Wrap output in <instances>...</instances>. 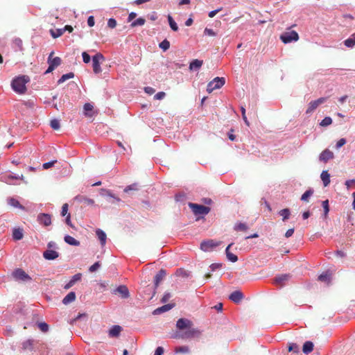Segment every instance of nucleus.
Segmentation results:
<instances>
[{
  "label": "nucleus",
  "instance_id": "nucleus-40",
  "mask_svg": "<svg viewBox=\"0 0 355 355\" xmlns=\"http://www.w3.org/2000/svg\"><path fill=\"white\" fill-rule=\"evenodd\" d=\"M138 190H139V186H138V184H137V183H134V184H130V185L127 186V187L124 189L123 191H124L125 193H129L130 191H138Z\"/></svg>",
  "mask_w": 355,
  "mask_h": 355
},
{
  "label": "nucleus",
  "instance_id": "nucleus-59",
  "mask_svg": "<svg viewBox=\"0 0 355 355\" xmlns=\"http://www.w3.org/2000/svg\"><path fill=\"white\" fill-rule=\"evenodd\" d=\"M222 266H223L222 263H212L209 267H210L211 271H215L217 269L221 268Z\"/></svg>",
  "mask_w": 355,
  "mask_h": 355
},
{
  "label": "nucleus",
  "instance_id": "nucleus-6",
  "mask_svg": "<svg viewBox=\"0 0 355 355\" xmlns=\"http://www.w3.org/2000/svg\"><path fill=\"white\" fill-rule=\"evenodd\" d=\"M201 335V331L193 327L188 328L184 332L182 333L180 335H176L175 338H198Z\"/></svg>",
  "mask_w": 355,
  "mask_h": 355
},
{
  "label": "nucleus",
  "instance_id": "nucleus-63",
  "mask_svg": "<svg viewBox=\"0 0 355 355\" xmlns=\"http://www.w3.org/2000/svg\"><path fill=\"white\" fill-rule=\"evenodd\" d=\"M94 18L93 16H89L87 19V24L89 27H92L94 25Z\"/></svg>",
  "mask_w": 355,
  "mask_h": 355
},
{
  "label": "nucleus",
  "instance_id": "nucleus-51",
  "mask_svg": "<svg viewBox=\"0 0 355 355\" xmlns=\"http://www.w3.org/2000/svg\"><path fill=\"white\" fill-rule=\"evenodd\" d=\"M100 266H101L100 262L97 261L89 267V270L91 272H94L96 271L100 268Z\"/></svg>",
  "mask_w": 355,
  "mask_h": 355
},
{
  "label": "nucleus",
  "instance_id": "nucleus-44",
  "mask_svg": "<svg viewBox=\"0 0 355 355\" xmlns=\"http://www.w3.org/2000/svg\"><path fill=\"white\" fill-rule=\"evenodd\" d=\"M145 22H146L145 19L140 17V18H138L137 20L132 21L130 26L132 27H135L137 26H143V25H144Z\"/></svg>",
  "mask_w": 355,
  "mask_h": 355
},
{
  "label": "nucleus",
  "instance_id": "nucleus-58",
  "mask_svg": "<svg viewBox=\"0 0 355 355\" xmlns=\"http://www.w3.org/2000/svg\"><path fill=\"white\" fill-rule=\"evenodd\" d=\"M68 208H69V205L67 203L63 204V205L62 207V211H61V215L62 216H64L67 214Z\"/></svg>",
  "mask_w": 355,
  "mask_h": 355
},
{
  "label": "nucleus",
  "instance_id": "nucleus-37",
  "mask_svg": "<svg viewBox=\"0 0 355 355\" xmlns=\"http://www.w3.org/2000/svg\"><path fill=\"white\" fill-rule=\"evenodd\" d=\"M234 229L236 231L246 232L248 230V227L245 223H239L235 225Z\"/></svg>",
  "mask_w": 355,
  "mask_h": 355
},
{
  "label": "nucleus",
  "instance_id": "nucleus-39",
  "mask_svg": "<svg viewBox=\"0 0 355 355\" xmlns=\"http://www.w3.org/2000/svg\"><path fill=\"white\" fill-rule=\"evenodd\" d=\"M321 205L323 209V214L324 217H326L329 211V200H325L324 201H322Z\"/></svg>",
  "mask_w": 355,
  "mask_h": 355
},
{
  "label": "nucleus",
  "instance_id": "nucleus-7",
  "mask_svg": "<svg viewBox=\"0 0 355 355\" xmlns=\"http://www.w3.org/2000/svg\"><path fill=\"white\" fill-rule=\"evenodd\" d=\"M299 39V36L297 32L295 31H288L283 33L280 35V40L284 43H290L293 41H297Z\"/></svg>",
  "mask_w": 355,
  "mask_h": 355
},
{
  "label": "nucleus",
  "instance_id": "nucleus-33",
  "mask_svg": "<svg viewBox=\"0 0 355 355\" xmlns=\"http://www.w3.org/2000/svg\"><path fill=\"white\" fill-rule=\"evenodd\" d=\"M64 29H63V28H58L55 30L51 29L50 30V33L53 38H58V37H60L61 35H62L64 34Z\"/></svg>",
  "mask_w": 355,
  "mask_h": 355
},
{
  "label": "nucleus",
  "instance_id": "nucleus-22",
  "mask_svg": "<svg viewBox=\"0 0 355 355\" xmlns=\"http://www.w3.org/2000/svg\"><path fill=\"white\" fill-rule=\"evenodd\" d=\"M96 234L100 241L101 245L103 247L106 243L107 235L101 229H97L96 230Z\"/></svg>",
  "mask_w": 355,
  "mask_h": 355
},
{
  "label": "nucleus",
  "instance_id": "nucleus-12",
  "mask_svg": "<svg viewBox=\"0 0 355 355\" xmlns=\"http://www.w3.org/2000/svg\"><path fill=\"white\" fill-rule=\"evenodd\" d=\"M114 293L120 294L121 297L123 299H126L130 296L128 288L125 285H121L118 286L114 291Z\"/></svg>",
  "mask_w": 355,
  "mask_h": 355
},
{
  "label": "nucleus",
  "instance_id": "nucleus-25",
  "mask_svg": "<svg viewBox=\"0 0 355 355\" xmlns=\"http://www.w3.org/2000/svg\"><path fill=\"white\" fill-rule=\"evenodd\" d=\"M76 300V293L73 291L69 293L62 300V303L65 305L73 302Z\"/></svg>",
  "mask_w": 355,
  "mask_h": 355
},
{
  "label": "nucleus",
  "instance_id": "nucleus-42",
  "mask_svg": "<svg viewBox=\"0 0 355 355\" xmlns=\"http://www.w3.org/2000/svg\"><path fill=\"white\" fill-rule=\"evenodd\" d=\"M159 48H161L164 51H167L170 47V42L166 40H164L159 44Z\"/></svg>",
  "mask_w": 355,
  "mask_h": 355
},
{
  "label": "nucleus",
  "instance_id": "nucleus-26",
  "mask_svg": "<svg viewBox=\"0 0 355 355\" xmlns=\"http://www.w3.org/2000/svg\"><path fill=\"white\" fill-rule=\"evenodd\" d=\"M22 180L24 183H27V181L24 180V176L23 175H12V174H10V175H8L6 176V182L8 184H11L12 183V180Z\"/></svg>",
  "mask_w": 355,
  "mask_h": 355
},
{
  "label": "nucleus",
  "instance_id": "nucleus-36",
  "mask_svg": "<svg viewBox=\"0 0 355 355\" xmlns=\"http://www.w3.org/2000/svg\"><path fill=\"white\" fill-rule=\"evenodd\" d=\"M74 77V73L73 72H69L66 74H64L61 76V78L58 80V84H61L66 81L67 80H69L70 78H73Z\"/></svg>",
  "mask_w": 355,
  "mask_h": 355
},
{
  "label": "nucleus",
  "instance_id": "nucleus-17",
  "mask_svg": "<svg viewBox=\"0 0 355 355\" xmlns=\"http://www.w3.org/2000/svg\"><path fill=\"white\" fill-rule=\"evenodd\" d=\"M166 275V272L164 269H161L159 272L155 276V288H157L159 286L160 282L163 280V279Z\"/></svg>",
  "mask_w": 355,
  "mask_h": 355
},
{
  "label": "nucleus",
  "instance_id": "nucleus-15",
  "mask_svg": "<svg viewBox=\"0 0 355 355\" xmlns=\"http://www.w3.org/2000/svg\"><path fill=\"white\" fill-rule=\"evenodd\" d=\"M122 331V327L119 325H114L109 330L108 335L111 338H117Z\"/></svg>",
  "mask_w": 355,
  "mask_h": 355
},
{
  "label": "nucleus",
  "instance_id": "nucleus-8",
  "mask_svg": "<svg viewBox=\"0 0 355 355\" xmlns=\"http://www.w3.org/2000/svg\"><path fill=\"white\" fill-rule=\"evenodd\" d=\"M220 243L221 241H217L213 239L203 241L200 244V249L204 252H210Z\"/></svg>",
  "mask_w": 355,
  "mask_h": 355
},
{
  "label": "nucleus",
  "instance_id": "nucleus-47",
  "mask_svg": "<svg viewBox=\"0 0 355 355\" xmlns=\"http://www.w3.org/2000/svg\"><path fill=\"white\" fill-rule=\"evenodd\" d=\"M332 123V119L329 116H326L324 119L322 120L320 125L323 127H326L327 125H331Z\"/></svg>",
  "mask_w": 355,
  "mask_h": 355
},
{
  "label": "nucleus",
  "instance_id": "nucleus-24",
  "mask_svg": "<svg viewBox=\"0 0 355 355\" xmlns=\"http://www.w3.org/2000/svg\"><path fill=\"white\" fill-rule=\"evenodd\" d=\"M33 340L28 339L21 343V348L24 351H33Z\"/></svg>",
  "mask_w": 355,
  "mask_h": 355
},
{
  "label": "nucleus",
  "instance_id": "nucleus-41",
  "mask_svg": "<svg viewBox=\"0 0 355 355\" xmlns=\"http://www.w3.org/2000/svg\"><path fill=\"white\" fill-rule=\"evenodd\" d=\"M175 275L178 277H188L189 276V272L185 270L184 268H178L176 270Z\"/></svg>",
  "mask_w": 355,
  "mask_h": 355
},
{
  "label": "nucleus",
  "instance_id": "nucleus-56",
  "mask_svg": "<svg viewBox=\"0 0 355 355\" xmlns=\"http://www.w3.org/2000/svg\"><path fill=\"white\" fill-rule=\"evenodd\" d=\"M204 34L208 36H216V33L211 28H205Z\"/></svg>",
  "mask_w": 355,
  "mask_h": 355
},
{
  "label": "nucleus",
  "instance_id": "nucleus-21",
  "mask_svg": "<svg viewBox=\"0 0 355 355\" xmlns=\"http://www.w3.org/2000/svg\"><path fill=\"white\" fill-rule=\"evenodd\" d=\"M75 200L80 203H85L88 205H93L94 204V200L92 199H90L85 196H77L75 197Z\"/></svg>",
  "mask_w": 355,
  "mask_h": 355
},
{
  "label": "nucleus",
  "instance_id": "nucleus-11",
  "mask_svg": "<svg viewBox=\"0 0 355 355\" xmlns=\"http://www.w3.org/2000/svg\"><path fill=\"white\" fill-rule=\"evenodd\" d=\"M290 278H291L290 275L284 274V275H281L275 277V278L274 279L273 281L276 285L279 286L280 287H282L283 286L285 285V282H288L290 279Z\"/></svg>",
  "mask_w": 355,
  "mask_h": 355
},
{
  "label": "nucleus",
  "instance_id": "nucleus-55",
  "mask_svg": "<svg viewBox=\"0 0 355 355\" xmlns=\"http://www.w3.org/2000/svg\"><path fill=\"white\" fill-rule=\"evenodd\" d=\"M107 26L110 28H114L116 26V21L114 19L110 18L108 19Z\"/></svg>",
  "mask_w": 355,
  "mask_h": 355
},
{
  "label": "nucleus",
  "instance_id": "nucleus-60",
  "mask_svg": "<svg viewBox=\"0 0 355 355\" xmlns=\"http://www.w3.org/2000/svg\"><path fill=\"white\" fill-rule=\"evenodd\" d=\"M309 196H311V190H307L302 196L301 200H304V201H307Z\"/></svg>",
  "mask_w": 355,
  "mask_h": 355
},
{
  "label": "nucleus",
  "instance_id": "nucleus-46",
  "mask_svg": "<svg viewBox=\"0 0 355 355\" xmlns=\"http://www.w3.org/2000/svg\"><path fill=\"white\" fill-rule=\"evenodd\" d=\"M175 352L176 353H189V348L187 346H180L175 348Z\"/></svg>",
  "mask_w": 355,
  "mask_h": 355
},
{
  "label": "nucleus",
  "instance_id": "nucleus-10",
  "mask_svg": "<svg viewBox=\"0 0 355 355\" xmlns=\"http://www.w3.org/2000/svg\"><path fill=\"white\" fill-rule=\"evenodd\" d=\"M12 275L16 279H19V280H22V281L31 280V277L27 273H26V272L24 270H23L21 268L16 269L12 272Z\"/></svg>",
  "mask_w": 355,
  "mask_h": 355
},
{
  "label": "nucleus",
  "instance_id": "nucleus-52",
  "mask_svg": "<svg viewBox=\"0 0 355 355\" xmlns=\"http://www.w3.org/2000/svg\"><path fill=\"white\" fill-rule=\"evenodd\" d=\"M82 278V274L81 273H77L76 275H74L71 279V282L75 284L77 282L80 281Z\"/></svg>",
  "mask_w": 355,
  "mask_h": 355
},
{
  "label": "nucleus",
  "instance_id": "nucleus-18",
  "mask_svg": "<svg viewBox=\"0 0 355 355\" xmlns=\"http://www.w3.org/2000/svg\"><path fill=\"white\" fill-rule=\"evenodd\" d=\"M175 306L174 304H165L161 307H159L156 309H155L153 312V313L154 315H159V314H161L164 312H166V311H168L169 310H171L172 308H173Z\"/></svg>",
  "mask_w": 355,
  "mask_h": 355
},
{
  "label": "nucleus",
  "instance_id": "nucleus-53",
  "mask_svg": "<svg viewBox=\"0 0 355 355\" xmlns=\"http://www.w3.org/2000/svg\"><path fill=\"white\" fill-rule=\"evenodd\" d=\"M83 60L85 63L87 64L90 62V55L87 52H83L82 53Z\"/></svg>",
  "mask_w": 355,
  "mask_h": 355
},
{
  "label": "nucleus",
  "instance_id": "nucleus-14",
  "mask_svg": "<svg viewBox=\"0 0 355 355\" xmlns=\"http://www.w3.org/2000/svg\"><path fill=\"white\" fill-rule=\"evenodd\" d=\"M334 158V153L331 150L326 149L323 150L320 155V160L327 162Z\"/></svg>",
  "mask_w": 355,
  "mask_h": 355
},
{
  "label": "nucleus",
  "instance_id": "nucleus-1",
  "mask_svg": "<svg viewBox=\"0 0 355 355\" xmlns=\"http://www.w3.org/2000/svg\"><path fill=\"white\" fill-rule=\"evenodd\" d=\"M30 81L28 76L16 77L12 81L11 86L13 90L20 94H24L26 91V84Z\"/></svg>",
  "mask_w": 355,
  "mask_h": 355
},
{
  "label": "nucleus",
  "instance_id": "nucleus-2",
  "mask_svg": "<svg viewBox=\"0 0 355 355\" xmlns=\"http://www.w3.org/2000/svg\"><path fill=\"white\" fill-rule=\"evenodd\" d=\"M105 60V57L101 53H97L92 57V67L94 73L96 74L101 72V64Z\"/></svg>",
  "mask_w": 355,
  "mask_h": 355
},
{
  "label": "nucleus",
  "instance_id": "nucleus-31",
  "mask_svg": "<svg viewBox=\"0 0 355 355\" xmlns=\"http://www.w3.org/2000/svg\"><path fill=\"white\" fill-rule=\"evenodd\" d=\"M278 214L279 216H281L282 217L283 221L288 220L291 216V211H290L289 209H288V208H285V209L280 210L278 212Z\"/></svg>",
  "mask_w": 355,
  "mask_h": 355
},
{
  "label": "nucleus",
  "instance_id": "nucleus-9",
  "mask_svg": "<svg viewBox=\"0 0 355 355\" xmlns=\"http://www.w3.org/2000/svg\"><path fill=\"white\" fill-rule=\"evenodd\" d=\"M193 327V322L187 318H180L176 323V327L180 330H187Z\"/></svg>",
  "mask_w": 355,
  "mask_h": 355
},
{
  "label": "nucleus",
  "instance_id": "nucleus-64",
  "mask_svg": "<svg viewBox=\"0 0 355 355\" xmlns=\"http://www.w3.org/2000/svg\"><path fill=\"white\" fill-rule=\"evenodd\" d=\"M164 353V349L162 347H158L155 352V354L154 355H162Z\"/></svg>",
  "mask_w": 355,
  "mask_h": 355
},
{
  "label": "nucleus",
  "instance_id": "nucleus-54",
  "mask_svg": "<svg viewBox=\"0 0 355 355\" xmlns=\"http://www.w3.org/2000/svg\"><path fill=\"white\" fill-rule=\"evenodd\" d=\"M56 162L57 160H53L51 162H46L43 164L42 167L44 169H49V168L52 167Z\"/></svg>",
  "mask_w": 355,
  "mask_h": 355
},
{
  "label": "nucleus",
  "instance_id": "nucleus-27",
  "mask_svg": "<svg viewBox=\"0 0 355 355\" xmlns=\"http://www.w3.org/2000/svg\"><path fill=\"white\" fill-rule=\"evenodd\" d=\"M203 64V61L200 60H193L192 62H191L189 64V69L190 70H196L200 69Z\"/></svg>",
  "mask_w": 355,
  "mask_h": 355
},
{
  "label": "nucleus",
  "instance_id": "nucleus-23",
  "mask_svg": "<svg viewBox=\"0 0 355 355\" xmlns=\"http://www.w3.org/2000/svg\"><path fill=\"white\" fill-rule=\"evenodd\" d=\"M232 245V243L228 245V246L225 249V254L228 260H230L232 262H236L238 261V257L236 254L230 252V248Z\"/></svg>",
  "mask_w": 355,
  "mask_h": 355
},
{
  "label": "nucleus",
  "instance_id": "nucleus-50",
  "mask_svg": "<svg viewBox=\"0 0 355 355\" xmlns=\"http://www.w3.org/2000/svg\"><path fill=\"white\" fill-rule=\"evenodd\" d=\"M326 98H320L317 101L312 102V110L315 109L319 105L325 102Z\"/></svg>",
  "mask_w": 355,
  "mask_h": 355
},
{
  "label": "nucleus",
  "instance_id": "nucleus-3",
  "mask_svg": "<svg viewBox=\"0 0 355 355\" xmlns=\"http://www.w3.org/2000/svg\"><path fill=\"white\" fill-rule=\"evenodd\" d=\"M189 207L191 209L195 215H207L210 211V208L209 207L193 202H189Z\"/></svg>",
  "mask_w": 355,
  "mask_h": 355
},
{
  "label": "nucleus",
  "instance_id": "nucleus-29",
  "mask_svg": "<svg viewBox=\"0 0 355 355\" xmlns=\"http://www.w3.org/2000/svg\"><path fill=\"white\" fill-rule=\"evenodd\" d=\"M324 186L327 187L330 183V175L327 171H323L320 175Z\"/></svg>",
  "mask_w": 355,
  "mask_h": 355
},
{
  "label": "nucleus",
  "instance_id": "nucleus-32",
  "mask_svg": "<svg viewBox=\"0 0 355 355\" xmlns=\"http://www.w3.org/2000/svg\"><path fill=\"white\" fill-rule=\"evenodd\" d=\"M12 237L14 240L19 241L21 240L23 238V231L22 230L18 228V229H14L12 232Z\"/></svg>",
  "mask_w": 355,
  "mask_h": 355
},
{
  "label": "nucleus",
  "instance_id": "nucleus-4",
  "mask_svg": "<svg viewBox=\"0 0 355 355\" xmlns=\"http://www.w3.org/2000/svg\"><path fill=\"white\" fill-rule=\"evenodd\" d=\"M225 83L224 78L216 77L213 80L209 82L207 87V91L209 93L212 92L214 89H220Z\"/></svg>",
  "mask_w": 355,
  "mask_h": 355
},
{
  "label": "nucleus",
  "instance_id": "nucleus-43",
  "mask_svg": "<svg viewBox=\"0 0 355 355\" xmlns=\"http://www.w3.org/2000/svg\"><path fill=\"white\" fill-rule=\"evenodd\" d=\"M302 352L305 354H308L311 352V341L310 340L306 341L304 343L303 347H302Z\"/></svg>",
  "mask_w": 355,
  "mask_h": 355
},
{
  "label": "nucleus",
  "instance_id": "nucleus-35",
  "mask_svg": "<svg viewBox=\"0 0 355 355\" xmlns=\"http://www.w3.org/2000/svg\"><path fill=\"white\" fill-rule=\"evenodd\" d=\"M345 45L347 47L352 48L355 46V35H352L350 37L345 40L344 42Z\"/></svg>",
  "mask_w": 355,
  "mask_h": 355
},
{
  "label": "nucleus",
  "instance_id": "nucleus-57",
  "mask_svg": "<svg viewBox=\"0 0 355 355\" xmlns=\"http://www.w3.org/2000/svg\"><path fill=\"white\" fill-rule=\"evenodd\" d=\"M171 297V294L170 293H168V292H166L163 295V297H162V298L161 300V302L162 303H166V302H168L169 300Z\"/></svg>",
  "mask_w": 355,
  "mask_h": 355
},
{
  "label": "nucleus",
  "instance_id": "nucleus-19",
  "mask_svg": "<svg viewBox=\"0 0 355 355\" xmlns=\"http://www.w3.org/2000/svg\"><path fill=\"white\" fill-rule=\"evenodd\" d=\"M229 298L234 302L239 303L243 298V295L241 291H236L230 294Z\"/></svg>",
  "mask_w": 355,
  "mask_h": 355
},
{
  "label": "nucleus",
  "instance_id": "nucleus-28",
  "mask_svg": "<svg viewBox=\"0 0 355 355\" xmlns=\"http://www.w3.org/2000/svg\"><path fill=\"white\" fill-rule=\"evenodd\" d=\"M64 240L69 245H73V246L80 245V241H77L71 236L66 235L64 238Z\"/></svg>",
  "mask_w": 355,
  "mask_h": 355
},
{
  "label": "nucleus",
  "instance_id": "nucleus-38",
  "mask_svg": "<svg viewBox=\"0 0 355 355\" xmlns=\"http://www.w3.org/2000/svg\"><path fill=\"white\" fill-rule=\"evenodd\" d=\"M168 24H169V26H170L171 28L173 31H178V26L176 22L174 21V19H173V17L170 15H168Z\"/></svg>",
  "mask_w": 355,
  "mask_h": 355
},
{
  "label": "nucleus",
  "instance_id": "nucleus-61",
  "mask_svg": "<svg viewBox=\"0 0 355 355\" xmlns=\"http://www.w3.org/2000/svg\"><path fill=\"white\" fill-rule=\"evenodd\" d=\"M165 96H166L165 92H159L157 93V94L155 95L154 98H155V99H157V100H161V99L164 98Z\"/></svg>",
  "mask_w": 355,
  "mask_h": 355
},
{
  "label": "nucleus",
  "instance_id": "nucleus-30",
  "mask_svg": "<svg viewBox=\"0 0 355 355\" xmlns=\"http://www.w3.org/2000/svg\"><path fill=\"white\" fill-rule=\"evenodd\" d=\"M300 347L297 344L294 343H289L288 344V352H293L295 354H299L300 353Z\"/></svg>",
  "mask_w": 355,
  "mask_h": 355
},
{
  "label": "nucleus",
  "instance_id": "nucleus-13",
  "mask_svg": "<svg viewBox=\"0 0 355 355\" xmlns=\"http://www.w3.org/2000/svg\"><path fill=\"white\" fill-rule=\"evenodd\" d=\"M37 220L40 223L43 224L45 226H49L51 224V216L47 214H40L37 216Z\"/></svg>",
  "mask_w": 355,
  "mask_h": 355
},
{
  "label": "nucleus",
  "instance_id": "nucleus-62",
  "mask_svg": "<svg viewBox=\"0 0 355 355\" xmlns=\"http://www.w3.org/2000/svg\"><path fill=\"white\" fill-rule=\"evenodd\" d=\"M346 144V139L344 138H342L339 139L336 143V148H340L343 146H344Z\"/></svg>",
  "mask_w": 355,
  "mask_h": 355
},
{
  "label": "nucleus",
  "instance_id": "nucleus-16",
  "mask_svg": "<svg viewBox=\"0 0 355 355\" xmlns=\"http://www.w3.org/2000/svg\"><path fill=\"white\" fill-rule=\"evenodd\" d=\"M43 257L47 260H54L59 257V253L53 250H48L44 252Z\"/></svg>",
  "mask_w": 355,
  "mask_h": 355
},
{
  "label": "nucleus",
  "instance_id": "nucleus-5",
  "mask_svg": "<svg viewBox=\"0 0 355 355\" xmlns=\"http://www.w3.org/2000/svg\"><path fill=\"white\" fill-rule=\"evenodd\" d=\"M53 54H54V52L52 51L49 55V58H48L49 67H48L47 70L46 71L45 73H49L52 72L57 67H58L61 64V62H62L61 58L60 57L53 58Z\"/></svg>",
  "mask_w": 355,
  "mask_h": 355
},
{
  "label": "nucleus",
  "instance_id": "nucleus-48",
  "mask_svg": "<svg viewBox=\"0 0 355 355\" xmlns=\"http://www.w3.org/2000/svg\"><path fill=\"white\" fill-rule=\"evenodd\" d=\"M318 279L321 282L329 283L330 282V275L327 272L323 273L318 277Z\"/></svg>",
  "mask_w": 355,
  "mask_h": 355
},
{
  "label": "nucleus",
  "instance_id": "nucleus-49",
  "mask_svg": "<svg viewBox=\"0 0 355 355\" xmlns=\"http://www.w3.org/2000/svg\"><path fill=\"white\" fill-rule=\"evenodd\" d=\"M37 326L42 332H47L49 331V327L44 322L38 323Z\"/></svg>",
  "mask_w": 355,
  "mask_h": 355
},
{
  "label": "nucleus",
  "instance_id": "nucleus-34",
  "mask_svg": "<svg viewBox=\"0 0 355 355\" xmlns=\"http://www.w3.org/2000/svg\"><path fill=\"white\" fill-rule=\"evenodd\" d=\"M93 108H94V106L91 103H85L83 106V109L85 111V115L89 116V117L92 116L93 114L92 113H90V112H92L93 110Z\"/></svg>",
  "mask_w": 355,
  "mask_h": 355
},
{
  "label": "nucleus",
  "instance_id": "nucleus-20",
  "mask_svg": "<svg viewBox=\"0 0 355 355\" xmlns=\"http://www.w3.org/2000/svg\"><path fill=\"white\" fill-rule=\"evenodd\" d=\"M8 204L13 207L19 208L23 211L26 210V208L20 204V202L15 198L10 197L7 199Z\"/></svg>",
  "mask_w": 355,
  "mask_h": 355
},
{
  "label": "nucleus",
  "instance_id": "nucleus-45",
  "mask_svg": "<svg viewBox=\"0 0 355 355\" xmlns=\"http://www.w3.org/2000/svg\"><path fill=\"white\" fill-rule=\"evenodd\" d=\"M51 127L55 130H58L60 128V121L58 119H53L50 122Z\"/></svg>",
  "mask_w": 355,
  "mask_h": 355
}]
</instances>
